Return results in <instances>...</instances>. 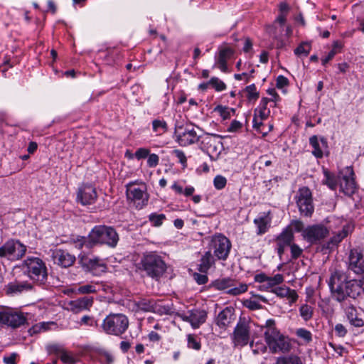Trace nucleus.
<instances>
[{
    "mask_svg": "<svg viewBox=\"0 0 364 364\" xmlns=\"http://www.w3.org/2000/svg\"><path fill=\"white\" fill-rule=\"evenodd\" d=\"M328 285L333 298L338 302L344 301L348 297L355 299L364 291L361 280H348L346 274L339 270L331 274Z\"/></svg>",
    "mask_w": 364,
    "mask_h": 364,
    "instance_id": "obj_1",
    "label": "nucleus"
},
{
    "mask_svg": "<svg viewBox=\"0 0 364 364\" xmlns=\"http://www.w3.org/2000/svg\"><path fill=\"white\" fill-rule=\"evenodd\" d=\"M119 240V236L116 230L112 226L105 225H95L87 236V243L90 247L100 245L114 248Z\"/></svg>",
    "mask_w": 364,
    "mask_h": 364,
    "instance_id": "obj_2",
    "label": "nucleus"
},
{
    "mask_svg": "<svg viewBox=\"0 0 364 364\" xmlns=\"http://www.w3.org/2000/svg\"><path fill=\"white\" fill-rule=\"evenodd\" d=\"M139 269L144 271L147 277L157 281L164 274L167 266L160 255L149 252L143 255L139 263Z\"/></svg>",
    "mask_w": 364,
    "mask_h": 364,
    "instance_id": "obj_3",
    "label": "nucleus"
},
{
    "mask_svg": "<svg viewBox=\"0 0 364 364\" xmlns=\"http://www.w3.org/2000/svg\"><path fill=\"white\" fill-rule=\"evenodd\" d=\"M125 188L127 200L132 203L136 209L141 210L147 205L149 194L145 183L136 180L127 183Z\"/></svg>",
    "mask_w": 364,
    "mask_h": 364,
    "instance_id": "obj_4",
    "label": "nucleus"
},
{
    "mask_svg": "<svg viewBox=\"0 0 364 364\" xmlns=\"http://www.w3.org/2000/svg\"><path fill=\"white\" fill-rule=\"evenodd\" d=\"M24 273L39 285L46 284L48 279V269L46 263L39 257H28L23 262Z\"/></svg>",
    "mask_w": 364,
    "mask_h": 364,
    "instance_id": "obj_5",
    "label": "nucleus"
},
{
    "mask_svg": "<svg viewBox=\"0 0 364 364\" xmlns=\"http://www.w3.org/2000/svg\"><path fill=\"white\" fill-rule=\"evenodd\" d=\"M129 319L122 314H110L103 320L101 328L108 335L120 336L127 330Z\"/></svg>",
    "mask_w": 364,
    "mask_h": 364,
    "instance_id": "obj_6",
    "label": "nucleus"
},
{
    "mask_svg": "<svg viewBox=\"0 0 364 364\" xmlns=\"http://www.w3.org/2000/svg\"><path fill=\"white\" fill-rule=\"evenodd\" d=\"M200 138V149L205 152L212 161L218 160L224 149L221 141L222 136L219 134L205 133L201 135Z\"/></svg>",
    "mask_w": 364,
    "mask_h": 364,
    "instance_id": "obj_7",
    "label": "nucleus"
},
{
    "mask_svg": "<svg viewBox=\"0 0 364 364\" xmlns=\"http://www.w3.org/2000/svg\"><path fill=\"white\" fill-rule=\"evenodd\" d=\"M27 247L20 240H8L0 247V258H6L10 261H18L26 255Z\"/></svg>",
    "mask_w": 364,
    "mask_h": 364,
    "instance_id": "obj_8",
    "label": "nucleus"
},
{
    "mask_svg": "<svg viewBox=\"0 0 364 364\" xmlns=\"http://www.w3.org/2000/svg\"><path fill=\"white\" fill-rule=\"evenodd\" d=\"M176 141L181 146H188L200 142L201 135H198L194 127L191 124L176 125L174 129Z\"/></svg>",
    "mask_w": 364,
    "mask_h": 364,
    "instance_id": "obj_9",
    "label": "nucleus"
},
{
    "mask_svg": "<svg viewBox=\"0 0 364 364\" xmlns=\"http://www.w3.org/2000/svg\"><path fill=\"white\" fill-rule=\"evenodd\" d=\"M209 247L219 260H226L229 256L232 245L230 240L223 234H215L210 238Z\"/></svg>",
    "mask_w": 364,
    "mask_h": 364,
    "instance_id": "obj_10",
    "label": "nucleus"
},
{
    "mask_svg": "<svg viewBox=\"0 0 364 364\" xmlns=\"http://www.w3.org/2000/svg\"><path fill=\"white\" fill-rule=\"evenodd\" d=\"M295 200L301 215L305 217L312 216L314 212V205L312 193L308 187L303 186L299 188L295 196Z\"/></svg>",
    "mask_w": 364,
    "mask_h": 364,
    "instance_id": "obj_11",
    "label": "nucleus"
},
{
    "mask_svg": "<svg viewBox=\"0 0 364 364\" xmlns=\"http://www.w3.org/2000/svg\"><path fill=\"white\" fill-rule=\"evenodd\" d=\"M235 281L230 277L219 278L213 281L210 287L215 290L224 291L228 289L227 293L230 295L237 296L247 291V285L241 283L237 287H235Z\"/></svg>",
    "mask_w": 364,
    "mask_h": 364,
    "instance_id": "obj_12",
    "label": "nucleus"
},
{
    "mask_svg": "<svg viewBox=\"0 0 364 364\" xmlns=\"http://www.w3.org/2000/svg\"><path fill=\"white\" fill-rule=\"evenodd\" d=\"M26 315L17 310L5 309L0 311V324L17 328L26 323Z\"/></svg>",
    "mask_w": 364,
    "mask_h": 364,
    "instance_id": "obj_13",
    "label": "nucleus"
},
{
    "mask_svg": "<svg viewBox=\"0 0 364 364\" xmlns=\"http://www.w3.org/2000/svg\"><path fill=\"white\" fill-rule=\"evenodd\" d=\"M329 231L323 225H309L302 232L304 240L311 244H317L328 235Z\"/></svg>",
    "mask_w": 364,
    "mask_h": 364,
    "instance_id": "obj_14",
    "label": "nucleus"
},
{
    "mask_svg": "<svg viewBox=\"0 0 364 364\" xmlns=\"http://www.w3.org/2000/svg\"><path fill=\"white\" fill-rule=\"evenodd\" d=\"M97 193L95 188L90 184L82 185L77 193V202L82 205H92L95 203Z\"/></svg>",
    "mask_w": 364,
    "mask_h": 364,
    "instance_id": "obj_15",
    "label": "nucleus"
},
{
    "mask_svg": "<svg viewBox=\"0 0 364 364\" xmlns=\"http://www.w3.org/2000/svg\"><path fill=\"white\" fill-rule=\"evenodd\" d=\"M250 338L249 326L245 322L237 323L232 335V342L235 346L243 347L246 346L249 343Z\"/></svg>",
    "mask_w": 364,
    "mask_h": 364,
    "instance_id": "obj_16",
    "label": "nucleus"
},
{
    "mask_svg": "<svg viewBox=\"0 0 364 364\" xmlns=\"http://www.w3.org/2000/svg\"><path fill=\"white\" fill-rule=\"evenodd\" d=\"M294 235L290 226L286 227L282 232L276 237L277 253L281 257L287 247L294 243Z\"/></svg>",
    "mask_w": 364,
    "mask_h": 364,
    "instance_id": "obj_17",
    "label": "nucleus"
},
{
    "mask_svg": "<svg viewBox=\"0 0 364 364\" xmlns=\"http://www.w3.org/2000/svg\"><path fill=\"white\" fill-rule=\"evenodd\" d=\"M346 175L343 176V181L340 183L341 191L346 196H350L357 190L356 183L354 178V171L351 166L345 168Z\"/></svg>",
    "mask_w": 364,
    "mask_h": 364,
    "instance_id": "obj_18",
    "label": "nucleus"
},
{
    "mask_svg": "<svg viewBox=\"0 0 364 364\" xmlns=\"http://www.w3.org/2000/svg\"><path fill=\"white\" fill-rule=\"evenodd\" d=\"M348 269L357 274H364V255L360 251L353 249L348 256Z\"/></svg>",
    "mask_w": 364,
    "mask_h": 364,
    "instance_id": "obj_19",
    "label": "nucleus"
},
{
    "mask_svg": "<svg viewBox=\"0 0 364 364\" xmlns=\"http://www.w3.org/2000/svg\"><path fill=\"white\" fill-rule=\"evenodd\" d=\"M52 257L55 264L63 268H68L73 266L76 260L75 255H71L67 250L62 249H56L53 250Z\"/></svg>",
    "mask_w": 364,
    "mask_h": 364,
    "instance_id": "obj_20",
    "label": "nucleus"
},
{
    "mask_svg": "<svg viewBox=\"0 0 364 364\" xmlns=\"http://www.w3.org/2000/svg\"><path fill=\"white\" fill-rule=\"evenodd\" d=\"M80 264L87 272L96 274L98 272H105L106 265L97 257H82L80 259Z\"/></svg>",
    "mask_w": 364,
    "mask_h": 364,
    "instance_id": "obj_21",
    "label": "nucleus"
},
{
    "mask_svg": "<svg viewBox=\"0 0 364 364\" xmlns=\"http://www.w3.org/2000/svg\"><path fill=\"white\" fill-rule=\"evenodd\" d=\"M267 346L272 353L278 352L287 353L292 348L289 338L284 336L283 334H280Z\"/></svg>",
    "mask_w": 364,
    "mask_h": 364,
    "instance_id": "obj_22",
    "label": "nucleus"
},
{
    "mask_svg": "<svg viewBox=\"0 0 364 364\" xmlns=\"http://www.w3.org/2000/svg\"><path fill=\"white\" fill-rule=\"evenodd\" d=\"M206 317L205 311L198 309L191 310L187 314L181 316L182 319L189 322L193 328H198L205 323Z\"/></svg>",
    "mask_w": 364,
    "mask_h": 364,
    "instance_id": "obj_23",
    "label": "nucleus"
},
{
    "mask_svg": "<svg viewBox=\"0 0 364 364\" xmlns=\"http://www.w3.org/2000/svg\"><path fill=\"white\" fill-rule=\"evenodd\" d=\"M4 291L8 296H14L33 289V285L28 282L14 281L4 287Z\"/></svg>",
    "mask_w": 364,
    "mask_h": 364,
    "instance_id": "obj_24",
    "label": "nucleus"
},
{
    "mask_svg": "<svg viewBox=\"0 0 364 364\" xmlns=\"http://www.w3.org/2000/svg\"><path fill=\"white\" fill-rule=\"evenodd\" d=\"M94 299L92 296H83L68 303V309L75 314L83 310H88L93 305Z\"/></svg>",
    "mask_w": 364,
    "mask_h": 364,
    "instance_id": "obj_25",
    "label": "nucleus"
},
{
    "mask_svg": "<svg viewBox=\"0 0 364 364\" xmlns=\"http://www.w3.org/2000/svg\"><path fill=\"white\" fill-rule=\"evenodd\" d=\"M309 144L312 146V154L317 159H321L323 152L328 148L327 140L324 137H321L318 140L316 135H313L309 138Z\"/></svg>",
    "mask_w": 364,
    "mask_h": 364,
    "instance_id": "obj_26",
    "label": "nucleus"
},
{
    "mask_svg": "<svg viewBox=\"0 0 364 364\" xmlns=\"http://www.w3.org/2000/svg\"><path fill=\"white\" fill-rule=\"evenodd\" d=\"M272 218L269 216V213H263L254 219V224L257 230L256 233L257 235H262L266 233L270 228Z\"/></svg>",
    "mask_w": 364,
    "mask_h": 364,
    "instance_id": "obj_27",
    "label": "nucleus"
},
{
    "mask_svg": "<svg viewBox=\"0 0 364 364\" xmlns=\"http://www.w3.org/2000/svg\"><path fill=\"white\" fill-rule=\"evenodd\" d=\"M235 320L234 310L231 307L223 309L216 318V324L223 328H226Z\"/></svg>",
    "mask_w": 364,
    "mask_h": 364,
    "instance_id": "obj_28",
    "label": "nucleus"
},
{
    "mask_svg": "<svg viewBox=\"0 0 364 364\" xmlns=\"http://www.w3.org/2000/svg\"><path fill=\"white\" fill-rule=\"evenodd\" d=\"M262 328L264 329V336L267 345L282 334L277 328L275 321L272 318L267 320L264 326Z\"/></svg>",
    "mask_w": 364,
    "mask_h": 364,
    "instance_id": "obj_29",
    "label": "nucleus"
},
{
    "mask_svg": "<svg viewBox=\"0 0 364 364\" xmlns=\"http://www.w3.org/2000/svg\"><path fill=\"white\" fill-rule=\"evenodd\" d=\"M234 54V50L230 47H224L220 49L217 59V66L223 73L228 71L227 62Z\"/></svg>",
    "mask_w": 364,
    "mask_h": 364,
    "instance_id": "obj_30",
    "label": "nucleus"
},
{
    "mask_svg": "<svg viewBox=\"0 0 364 364\" xmlns=\"http://www.w3.org/2000/svg\"><path fill=\"white\" fill-rule=\"evenodd\" d=\"M271 291L280 298H287L290 304L295 303L299 297L294 289H291L286 286L275 287Z\"/></svg>",
    "mask_w": 364,
    "mask_h": 364,
    "instance_id": "obj_31",
    "label": "nucleus"
},
{
    "mask_svg": "<svg viewBox=\"0 0 364 364\" xmlns=\"http://www.w3.org/2000/svg\"><path fill=\"white\" fill-rule=\"evenodd\" d=\"M345 312L351 325L355 327H363L364 326V320L360 317L356 309L353 305L346 306Z\"/></svg>",
    "mask_w": 364,
    "mask_h": 364,
    "instance_id": "obj_32",
    "label": "nucleus"
},
{
    "mask_svg": "<svg viewBox=\"0 0 364 364\" xmlns=\"http://www.w3.org/2000/svg\"><path fill=\"white\" fill-rule=\"evenodd\" d=\"M215 259L210 250L207 251L201 257L198 265V270L201 273H207L210 268L215 264Z\"/></svg>",
    "mask_w": 364,
    "mask_h": 364,
    "instance_id": "obj_33",
    "label": "nucleus"
},
{
    "mask_svg": "<svg viewBox=\"0 0 364 364\" xmlns=\"http://www.w3.org/2000/svg\"><path fill=\"white\" fill-rule=\"evenodd\" d=\"M102 285L98 282H91L90 283L79 286L74 291L77 294H90L98 292Z\"/></svg>",
    "mask_w": 364,
    "mask_h": 364,
    "instance_id": "obj_34",
    "label": "nucleus"
},
{
    "mask_svg": "<svg viewBox=\"0 0 364 364\" xmlns=\"http://www.w3.org/2000/svg\"><path fill=\"white\" fill-rule=\"evenodd\" d=\"M268 103L269 99L262 97L259 106L254 111V115H256L260 119H267L270 114V109L267 108Z\"/></svg>",
    "mask_w": 364,
    "mask_h": 364,
    "instance_id": "obj_35",
    "label": "nucleus"
},
{
    "mask_svg": "<svg viewBox=\"0 0 364 364\" xmlns=\"http://www.w3.org/2000/svg\"><path fill=\"white\" fill-rule=\"evenodd\" d=\"M349 232V227L344 226L343 229L336 233L335 235L331 237L330 240L327 244V248H332L333 246H336L341 242L346 237L348 236Z\"/></svg>",
    "mask_w": 364,
    "mask_h": 364,
    "instance_id": "obj_36",
    "label": "nucleus"
},
{
    "mask_svg": "<svg viewBox=\"0 0 364 364\" xmlns=\"http://www.w3.org/2000/svg\"><path fill=\"white\" fill-rule=\"evenodd\" d=\"M287 21V14H279L277 18L275 19L274 22L273 23L272 26H271L269 28V32L271 33L273 37L276 39L279 38V34L277 31V24H279L282 28L284 25L285 24Z\"/></svg>",
    "mask_w": 364,
    "mask_h": 364,
    "instance_id": "obj_37",
    "label": "nucleus"
},
{
    "mask_svg": "<svg viewBox=\"0 0 364 364\" xmlns=\"http://www.w3.org/2000/svg\"><path fill=\"white\" fill-rule=\"evenodd\" d=\"M275 364H304L301 358L296 355L291 354L289 355L278 357Z\"/></svg>",
    "mask_w": 364,
    "mask_h": 364,
    "instance_id": "obj_38",
    "label": "nucleus"
},
{
    "mask_svg": "<svg viewBox=\"0 0 364 364\" xmlns=\"http://www.w3.org/2000/svg\"><path fill=\"white\" fill-rule=\"evenodd\" d=\"M152 129L157 136H161L168 130V124L164 119H156L152 121Z\"/></svg>",
    "mask_w": 364,
    "mask_h": 364,
    "instance_id": "obj_39",
    "label": "nucleus"
},
{
    "mask_svg": "<svg viewBox=\"0 0 364 364\" xmlns=\"http://www.w3.org/2000/svg\"><path fill=\"white\" fill-rule=\"evenodd\" d=\"M136 306L139 310L149 312L154 311L155 303L154 300L148 299H141L136 302Z\"/></svg>",
    "mask_w": 364,
    "mask_h": 364,
    "instance_id": "obj_40",
    "label": "nucleus"
},
{
    "mask_svg": "<svg viewBox=\"0 0 364 364\" xmlns=\"http://www.w3.org/2000/svg\"><path fill=\"white\" fill-rule=\"evenodd\" d=\"M244 91L246 93L247 100L250 102H255L259 97V92L257 91L255 84L247 86Z\"/></svg>",
    "mask_w": 364,
    "mask_h": 364,
    "instance_id": "obj_41",
    "label": "nucleus"
},
{
    "mask_svg": "<svg viewBox=\"0 0 364 364\" xmlns=\"http://www.w3.org/2000/svg\"><path fill=\"white\" fill-rule=\"evenodd\" d=\"M299 314L304 321H308L313 317L314 308L307 304H304L299 307Z\"/></svg>",
    "mask_w": 364,
    "mask_h": 364,
    "instance_id": "obj_42",
    "label": "nucleus"
},
{
    "mask_svg": "<svg viewBox=\"0 0 364 364\" xmlns=\"http://www.w3.org/2000/svg\"><path fill=\"white\" fill-rule=\"evenodd\" d=\"M215 111L218 112L220 116L224 120L230 119L235 112V109L234 108H230L223 105H218L215 108Z\"/></svg>",
    "mask_w": 364,
    "mask_h": 364,
    "instance_id": "obj_43",
    "label": "nucleus"
},
{
    "mask_svg": "<svg viewBox=\"0 0 364 364\" xmlns=\"http://www.w3.org/2000/svg\"><path fill=\"white\" fill-rule=\"evenodd\" d=\"M325 179L323 183L326 184L330 189L334 191L337 188V180L336 176L328 171H324Z\"/></svg>",
    "mask_w": 364,
    "mask_h": 364,
    "instance_id": "obj_44",
    "label": "nucleus"
},
{
    "mask_svg": "<svg viewBox=\"0 0 364 364\" xmlns=\"http://www.w3.org/2000/svg\"><path fill=\"white\" fill-rule=\"evenodd\" d=\"M166 219V215L162 213L158 214L156 213H153L149 215V220L151 223V225L154 227L161 226Z\"/></svg>",
    "mask_w": 364,
    "mask_h": 364,
    "instance_id": "obj_45",
    "label": "nucleus"
},
{
    "mask_svg": "<svg viewBox=\"0 0 364 364\" xmlns=\"http://www.w3.org/2000/svg\"><path fill=\"white\" fill-rule=\"evenodd\" d=\"M296 335L299 338L302 339L306 344H308L312 341V333L310 331L300 328L296 329Z\"/></svg>",
    "mask_w": 364,
    "mask_h": 364,
    "instance_id": "obj_46",
    "label": "nucleus"
},
{
    "mask_svg": "<svg viewBox=\"0 0 364 364\" xmlns=\"http://www.w3.org/2000/svg\"><path fill=\"white\" fill-rule=\"evenodd\" d=\"M209 83L216 92H221L227 88L226 84L217 77H211Z\"/></svg>",
    "mask_w": 364,
    "mask_h": 364,
    "instance_id": "obj_47",
    "label": "nucleus"
},
{
    "mask_svg": "<svg viewBox=\"0 0 364 364\" xmlns=\"http://www.w3.org/2000/svg\"><path fill=\"white\" fill-rule=\"evenodd\" d=\"M311 48L310 43L303 42L294 50V54L298 56H307L310 53Z\"/></svg>",
    "mask_w": 364,
    "mask_h": 364,
    "instance_id": "obj_48",
    "label": "nucleus"
},
{
    "mask_svg": "<svg viewBox=\"0 0 364 364\" xmlns=\"http://www.w3.org/2000/svg\"><path fill=\"white\" fill-rule=\"evenodd\" d=\"M250 347L252 348V352L255 355L264 353L267 349V346L262 341H257L256 343L252 341L250 343Z\"/></svg>",
    "mask_w": 364,
    "mask_h": 364,
    "instance_id": "obj_49",
    "label": "nucleus"
},
{
    "mask_svg": "<svg viewBox=\"0 0 364 364\" xmlns=\"http://www.w3.org/2000/svg\"><path fill=\"white\" fill-rule=\"evenodd\" d=\"M267 279V288L274 287L284 282V277L281 274H277L274 277H268Z\"/></svg>",
    "mask_w": 364,
    "mask_h": 364,
    "instance_id": "obj_50",
    "label": "nucleus"
},
{
    "mask_svg": "<svg viewBox=\"0 0 364 364\" xmlns=\"http://www.w3.org/2000/svg\"><path fill=\"white\" fill-rule=\"evenodd\" d=\"M99 359L102 363L105 364H112L114 361L113 355L106 350H101L99 353Z\"/></svg>",
    "mask_w": 364,
    "mask_h": 364,
    "instance_id": "obj_51",
    "label": "nucleus"
},
{
    "mask_svg": "<svg viewBox=\"0 0 364 364\" xmlns=\"http://www.w3.org/2000/svg\"><path fill=\"white\" fill-rule=\"evenodd\" d=\"M172 154L178 159V161L182 165L183 168L187 167V158L182 150L174 149L172 151Z\"/></svg>",
    "mask_w": 364,
    "mask_h": 364,
    "instance_id": "obj_52",
    "label": "nucleus"
},
{
    "mask_svg": "<svg viewBox=\"0 0 364 364\" xmlns=\"http://www.w3.org/2000/svg\"><path fill=\"white\" fill-rule=\"evenodd\" d=\"M243 305L250 310H258L262 308V306L259 303L257 300H253L252 299H246L243 301Z\"/></svg>",
    "mask_w": 364,
    "mask_h": 364,
    "instance_id": "obj_53",
    "label": "nucleus"
},
{
    "mask_svg": "<svg viewBox=\"0 0 364 364\" xmlns=\"http://www.w3.org/2000/svg\"><path fill=\"white\" fill-rule=\"evenodd\" d=\"M264 119H260L256 115L253 116V128L257 130V132H260L262 134V136H266L268 134V132H264L261 127L264 125L262 123V121Z\"/></svg>",
    "mask_w": 364,
    "mask_h": 364,
    "instance_id": "obj_54",
    "label": "nucleus"
},
{
    "mask_svg": "<svg viewBox=\"0 0 364 364\" xmlns=\"http://www.w3.org/2000/svg\"><path fill=\"white\" fill-rule=\"evenodd\" d=\"M48 352L49 354H54L58 357L65 350L62 345L60 344H52L48 346Z\"/></svg>",
    "mask_w": 364,
    "mask_h": 364,
    "instance_id": "obj_55",
    "label": "nucleus"
},
{
    "mask_svg": "<svg viewBox=\"0 0 364 364\" xmlns=\"http://www.w3.org/2000/svg\"><path fill=\"white\" fill-rule=\"evenodd\" d=\"M227 183V179L225 177L218 175L214 178L213 184L216 189L221 190L224 188Z\"/></svg>",
    "mask_w": 364,
    "mask_h": 364,
    "instance_id": "obj_56",
    "label": "nucleus"
},
{
    "mask_svg": "<svg viewBox=\"0 0 364 364\" xmlns=\"http://www.w3.org/2000/svg\"><path fill=\"white\" fill-rule=\"evenodd\" d=\"M291 259H297L303 253V250L294 242L289 246Z\"/></svg>",
    "mask_w": 364,
    "mask_h": 364,
    "instance_id": "obj_57",
    "label": "nucleus"
},
{
    "mask_svg": "<svg viewBox=\"0 0 364 364\" xmlns=\"http://www.w3.org/2000/svg\"><path fill=\"white\" fill-rule=\"evenodd\" d=\"M80 324L90 327L97 326V322L95 320L94 317L88 315H85L81 318Z\"/></svg>",
    "mask_w": 364,
    "mask_h": 364,
    "instance_id": "obj_58",
    "label": "nucleus"
},
{
    "mask_svg": "<svg viewBox=\"0 0 364 364\" xmlns=\"http://www.w3.org/2000/svg\"><path fill=\"white\" fill-rule=\"evenodd\" d=\"M59 358L63 363L74 364L76 362L75 358L66 350L60 354Z\"/></svg>",
    "mask_w": 364,
    "mask_h": 364,
    "instance_id": "obj_59",
    "label": "nucleus"
},
{
    "mask_svg": "<svg viewBox=\"0 0 364 364\" xmlns=\"http://www.w3.org/2000/svg\"><path fill=\"white\" fill-rule=\"evenodd\" d=\"M188 346L194 350H200L201 348L200 343L193 335L188 336Z\"/></svg>",
    "mask_w": 364,
    "mask_h": 364,
    "instance_id": "obj_60",
    "label": "nucleus"
},
{
    "mask_svg": "<svg viewBox=\"0 0 364 364\" xmlns=\"http://www.w3.org/2000/svg\"><path fill=\"white\" fill-rule=\"evenodd\" d=\"M147 166L151 168H154L158 166L159 163V157L156 154H150L147 156Z\"/></svg>",
    "mask_w": 364,
    "mask_h": 364,
    "instance_id": "obj_61",
    "label": "nucleus"
},
{
    "mask_svg": "<svg viewBox=\"0 0 364 364\" xmlns=\"http://www.w3.org/2000/svg\"><path fill=\"white\" fill-rule=\"evenodd\" d=\"M267 93L271 96L269 99V102H272L274 103V107L277 106V103L281 100L280 96L276 92L274 88H269L267 90Z\"/></svg>",
    "mask_w": 364,
    "mask_h": 364,
    "instance_id": "obj_62",
    "label": "nucleus"
},
{
    "mask_svg": "<svg viewBox=\"0 0 364 364\" xmlns=\"http://www.w3.org/2000/svg\"><path fill=\"white\" fill-rule=\"evenodd\" d=\"M150 150L146 148H139L138 149L134 154L136 159L138 160L146 159L149 155Z\"/></svg>",
    "mask_w": 364,
    "mask_h": 364,
    "instance_id": "obj_63",
    "label": "nucleus"
},
{
    "mask_svg": "<svg viewBox=\"0 0 364 364\" xmlns=\"http://www.w3.org/2000/svg\"><path fill=\"white\" fill-rule=\"evenodd\" d=\"M206 273H194L193 274L194 280L198 284H205L208 282V276L205 274Z\"/></svg>",
    "mask_w": 364,
    "mask_h": 364,
    "instance_id": "obj_64",
    "label": "nucleus"
}]
</instances>
